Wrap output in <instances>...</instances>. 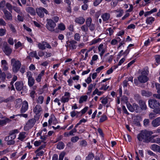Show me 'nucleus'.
<instances>
[{
    "instance_id": "f257e3e1",
    "label": "nucleus",
    "mask_w": 160,
    "mask_h": 160,
    "mask_svg": "<svg viewBox=\"0 0 160 160\" xmlns=\"http://www.w3.org/2000/svg\"><path fill=\"white\" fill-rule=\"evenodd\" d=\"M153 133V132L151 131H142L138 134L137 138L140 141H143L147 143L150 142L152 137V136H150Z\"/></svg>"
},
{
    "instance_id": "f03ea898",
    "label": "nucleus",
    "mask_w": 160,
    "mask_h": 160,
    "mask_svg": "<svg viewBox=\"0 0 160 160\" xmlns=\"http://www.w3.org/2000/svg\"><path fill=\"white\" fill-rule=\"evenodd\" d=\"M11 65L12 66V70L14 72H17L18 71L21 66V63L18 60L15 58H12L11 60Z\"/></svg>"
},
{
    "instance_id": "7ed1b4c3",
    "label": "nucleus",
    "mask_w": 160,
    "mask_h": 160,
    "mask_svg": "<svg viewBox=\"0 0 160 160\" xmlns=\"http://www.w3.org/2000/svg\"><path fill=\"white\" fill-rule=\"evenodd\" d=\"M148 103L149 107L154 109L160 106V103L154 99H149L148 101Z\"/></svg>"
},
{
    "instance_id": "20e7f679",
    "label": "nucleus",
    "mask_w": 160,
    "mask_h": 160,
    "mask_svg": "<svg viewBox=\"0 0 160 160\" xmlns=\"http://www.w3.org/2000/svg\"><path fill=\"white\" fill-rule=\"evenodd\" d=\"M36 11L38 15L41 18L44 17V13L46 14H48V12L46 9L42 7L38 8Z\"/></svg>"
},
{
    "instance_id": "39448f33",
    "label": "nucleus",
    "mask_w": 160,
    "mask_h": 160,
    "mask_svg": "<svg viewBox=\"0 0 160 160\" xmlns=\"http://www.w3.org/2000/svg\"><path fill=\"white\" fill-rule=\"evenodd\" d=\"M47 20V23L46 24V26L47 29L50 31H54V28L56 26L55 23L51 19H49Z\"/></svg>"
},
{
    "instance_id": "423d86ee",
    "label": "nucleus",
    "mask_w": 160,
    "mask_h": 160,
    "mask_svg": "<svg viewBox=\"0 0 160 160\" xmlns=\"http://www.w3.org/2000/svg\"><path fill=\"white\" fill-rule=\"evenodd\" d=\"M147 73L145 71H143L141 72V75L138 77L139 81L141 83H145L148 80L147 76Z\"/></svg>"
},
{
    "instance_id": "0eeeda50",
    "label": "nucleus",
    "mask_w": 160,
    "mask_h": 160,
    "mask_svg": "<svg viewBox=\"0 0 160 160\" xmlns=\"http://www.w3.org/2000/svg\"><path fill=\"white\" fill-rule=\"evenodd\" d=\"M35 122V119L34 118L28 120L24 127V130L27 131L31 128L33 127Z\"/></svg>"
},
{
    "instance_id": "6e6552de",
    "label": "nucleus",
    "mask_w": 160,
    "mask_h": 160,
    "mask_svg": "<svg viewBox=\"0 0 160 160\" xmlns=\"http://www.w3.org/2000/svg\"><path fill=\"white\" fill-rule=\"evenodd\" d=\"M2 50L5 54L8 56H9L11 54L12 51V49L10 47L7 42L4 44Z\"/></svg>"
},
{
    "instance_id": "1a4fd4ad",
    "label": "nucleus",
    "mask_w": 160,
    "mask_h": 160,
    "mask_svg": "<svg viewBox=\"0 0 160 160\" xmlns=\"http://www.w3.org/2000/svg\"><path fill=\"white\" fill-rule=\"evenodd\" d=\"M4 16L5 19L6 20L11 21L12 20V16L11 12L8 11L6 8H3L2 9Z\"/></svg>"
},
{
    "instance_id": "9d476101",
    "label": "nucleus",
    "mask_w": 160,
    "mask_h": 160,
    "mask_svg": "<svg viewBox=\"0 0 160 160\" xmlns=\"http://www.w3.org/2000/svg\"><path fill=\"white\" fill-rule=\"evenodd\" d=\"M27 76L28 78V85L30 87H32L34 84L35 80L32 77V74L30 72H27Z\"/></svg>"
},
{
    "instance_id": "9b49d317",
    "label": "nucleus",
    "mask_w": 160,
    "mask_h": 160,
    "mask_svg": "<svg viewBox=\"0 0 160 160\" xmlns=\"http://www.w3.org/2000/svg\"><path fill=\"white\" fill-rule=\"evenodd\" d=\"M92 19L91 18H88L86 20V23L91 31H92L95 29V25L92 23Z\"/></svg>"
},
{
    "instance_id": "f8f14e48",
    "label": "nucleus",
    "mask_w": 160,
    "mask_h": 160,
    "mask_svg": "<svg viewBox=\"0 0 160 160\" xmlns=\"http://www.w3.org/2000/svg\"><path fill=\"white\" fill-rule=\"evenodd\" d=\"M38 48L41 50H44L46 49V48H51V47L49 44L45 42H42L41 43H39L38 44Z\"/></svg>"
},
{
    "instance_id": "ddd939ff",
    "label": "nucleus",
    "mask_w": 160,
    "mask_h": 160,
    "mask_svg": "<svg viewBox=\"0 0 160 160\" xmlns=\"http://www.w3.org/2000/svg\"><path fill=\"white\" fill-rule=\"evenodd\" d=\"M69 43L68 44V42H67L68 44L67 46H66L67 48L69 47L71 49H74L76 48L77 46L76 44L77 43V42L76 41L74 40L70 41Z\"/></svg>"
},
{
    "instance_id": "4468645a",
    "label": "nucleus",
    "mask_w": 160,
    "mask_h": 160,
    "mask_svg": "<svg viewBox=\"0 0 160 160\" xmlns=\"http://www.w3.org/2000/svg\"><path fill=\"white\" fill-rule=\"evenodd\" d=\"M15 86L17 90L20 91L23 89V84L22 82L18 81L15 83Z\"/></svg>"
},
{
    "instance_id": "2eb2a0df",
    "label": "nucleus",
    "mask_w": 160,
    "mask_h": 160,
    "mask_svg": "<svg viewBox=\"0 0 160 160\" xmlns=\"http://www.w3.org/2000/svg\"><path fill=\"white\" fill-rule=\"evenodd\" d=\"M28 108V104L26 101H24L23 102L22 106L21 109V112L23 113L25 112Z\"/></svg>"
},
{
    "instance_id": "dca6fc26",
    "label": "nucleus",
    "mask_w": 160,
    "mask_h": 160,
    "mask_svg": "<svg viewBox=\"0 0 160 160\" xmlns=\"http://www.w3.org/2000/svg\"><path fill=\"white\" fill-rule=\"evenodd\" d=\"M101 17L103 21L106 22H108L110 18V14L108 13H105L102 15Z\"/></svg>"
},
{
    "instance_id": "f3484780",
    "label": "nucleus",
    "mask_w": 160,
    "mask_h": 160,
    "mask_svg": "<svg viewBox=\"0 0 160 160\" xmlns=\"http://www.w3.org/2000/svg\"><path fill=\"white\" fill-rule=\"evenodd\" d=\"M152 124L154 127H157L160 125V117H158L153 120Z\"/></svg>"
},
{
    "instance_id": "a211bd4d",
    "label": "nucleus",
    "mask_w": 160,
    "mask_h": 160,
    "mask_svg": "<svg viewBox=\"0 0 160 160\" xmlns=\"http://www.w3.org/2000/svg\"><path fill=\"white\" fill-rule=\"evenodd\" d=\"M42 110V108L41 106L37 104L34 108L33 109V112L36 114H38Z\"/></svg>"
},
{
    "instance_id": "6ab92c4d",
    "label": "nucleus",
    "mask_w": 160,
    "mask_h": 160,
    "mask_svg": "<svg viewBox=\"0 0 160 160\" xmlns=\"http://www.w3.org/2000/svg\"><path fill=\"white\" fill-rule=\"evenodd\" d=\"M138 103L140 106L141 111L142 110H145L147 109V106L145 102L141 100H139Z\"/></svg>"
},
{
    "instance_id": "aec40b11",
    "label": "nucleus",
    "mask_w": 160,
    "mask_h": 160,
    "mask_svg": "<svg viewBox=\"0 0 160 160\" xmlns=\"http://www.w3.org/2000/svg\"><path fill=\"white\" fill-rule=\"evenodd\" d=\"M65 156L64 153L62 152L60 153L59 156V160H63V158ZM58 156L57 154H54L52 157V160H58Z\"/></svg>"
},
{
    "instance_id": "412c9836",
    "label": "nucleus",
    "mask_w": 160,
    "mask_h": 160,
    "mask_svg": "<svg viewBox=\"0 0 160 160\" xmlns=\"http://www.w3.org/2000/svg\"><path fill=\"white\" fill-rule=\"evenodd\" d=\"M103 45L102 44H100L98 47V50L100 52L99 54L101 57H102L103 54L105 52V50L103 48Z\"/></svg>"
},
{
    "instance_id": "4be33fe9",
    "label": "nucleus",
    "mask_w": 160,
    "mask_h": 160,
    "mask_svg": "<svg viewBox=\"0 0 160 160\" xmlns=\"http://www.w3.org/2000/svg\"><path fill=\"white\" fill-rule=\"evenodd\" d=\"M151 149L154 151L160 152V146L157 145L153 144L151 147Z\"/></svg>"
},
{
    "instance_id": "5701e85b",
    "label": "nucleus",
    "mask_w": 160,
    "mask_h": 160,
    "mask_svg": "<svg viewBox=\"0 0 160 160\" xmlns=\"http://www.w3.org/2000/svg\"><path fill=\"white\" fill-rule=\"evenodd\" d=\"M75 21L78 23L82 24L84 23L85 19L82 17H79L76 18Z\"/></svg>"
},
{
    "instance_id": "b1692460",
    "label": "nucleus",
    "mask_w": 160,
    "mask_h": 160,
    "mask_svg": "<svg viewBox=\"0 0 160 160\" xmlns=\"http://www.w3.org/2000/svg\"><path fill=\"white\" fill-rule=\"evenodd\" d=\"M26 11L31 14L34 15L35 14V12L34 8L31 7H28L26 8Z\"/></svg>"
},
{
    "instance_id": "393cba45",
    "label": "nucleus",
    "mask_w": 160,
    "mask_h": 160,
    "mask_svg": "<svg viewBox=\"0 0 160 160\" xmlns=\"http://www.w3.org/2000/svg\"><path fill=\"white\" fill-rule=\"evenodd\" d=\"M157 136V135H153L152 136V138L150 142L152 143H160V138H157L155 139H154V138Z\"/></svg>"
},
{
    "instance_id": "a878e982",
    "label": "nucleus",
    "mask_w": 160,
    "mask_h": 160,
    "mask_svg": "<svg viewBox=\"0 0 160 160\" xmlns=\"http://www.w3.org/2000/svg\"><path fill=\"white\" fill-rule=\"evenodd\" d=\"M133 107L134 108V112L135 111L136 112H140L141 111V108H140L139 106L136 104L134 103L133 104Z\"/></svg>"
},
{
    "instance_id": "bb28decb",
    "label": "nucleus",
    "mask_w": 160,
    "mask_h": 160,
    "mask_svg": "<svg viewBox=\"0 0 160 160\" xmlns=\"http://www.w3.org/2000/svg\"><path fill=\"white\" fill-rule=\"evenodd\" d=\"M24 14L22 12L18 15L17 19L18 21L19 22H22L24 20Z\"/></svg>"
},
{
    "instance_id": "cd10ccee",
    "label": "nucleus",
    "mask_w": 160,
    "mask_h": 160,
    "mask_svg": "<svg viewBox=\"0 0 160 160\" xmlns=\"http://www.w3.org/2000/svg\"><path fill=\"white\" fill-rule=\"evenodd\" d=\"M142 96L147 97H149L152 95V93L151 92L145 90H143L142 91Z\"/></svg>"
},
{
    "instance_id": "c85d7f7f",
    "label": "nucleus",
    "mask_w": 160,
    "mask_h": 160,
    "mask_svg": "<svg viewBox=\"0 0 160 160\" xmlns=\"http://www.w3.org/2000/svg\"><path fill=\"white\" fill-rule=\"evenodd\" d=\"M11 120L8 118H6L4 120H0V125L2 126L6 124L7 122H9Z\"/></svg>"
},
{
    "instance_id": "c756f323",
    "label": "nucleus",
    "mask_w": 160,
    "mask_h": 160,
    "mask_svg": "<svg viewBox=\"0 0 160 160\" xmlns=\"http://www.w3.org/2000/svg\"><path fill=\"white\" fill-rule=\"evenodd\" d=\"M6 7L10 12H12V10L15 6H12L9 2H7L6 4Z\"/></svg>"
},
{
    "instance_id": "7c9ffc66",
    "label": "nucleus",
    "mask_w": 160,
    "mask_h": 160,
    "mask_svg": "<svg viewBox=\"0 0 160 160\" xmlns=\"http://www.w3.org/2000/svg\"><path fill=\"white\" fill-rule=\"evenodd\" d=\"M96 84L94 83L92 84H91L89 85L88 87V92H87V94L88 95L90 94L92 92V89L93 86L95 88L96 86Z\"/></svg>"
},
{
    "instance_id": "2f4dec72",
    "label": "nucleus",
    "mask_w": 160,
    "mask_h": 160,
    "mask_svg": "<svg viewBox=\"0 0 160 160\" xmlns=\"http://www.w3.org/2000/svg\"><path fill=\"white\" fill-rule=\"evenodd\" d=\"M29 55L32 57H35L37 59H39V58L37 55V53L36 51L31 52L29 54Z\"/></svg>"
},
{
    "instance_id": "473e14b6",
    "label": "nucleus",
    "mask_w": 160,
    "mask_h": 160,
    "mask_svg": "<svg viewBox=\"0 0 160 160\" xmlns=\"http://www.w3.org/2000/svg\"><path fill=\"white\" fill-rule=\"evenodd\" d=\"M16 138V135H9L6 137L5 138V140H13Z\"/></svg>"
},
{
    "instance_id": "72a5a7b5",
    "label": "nucleus",
    "mask_w": 160,
    "mask_h": 160,
    "mask_svg": "<svg viewBox=\"0 0 160 160\" xmlns=\"http://www.w3.org/2000/svg\"><path fill=\"white\" fill-rule=\"evenodd\" d=\"M25 134L26 133L25 132H22L20 133L19 134L18 139L21 141H22L26 137Z\"/></svg>"
},
{
    "instance_id": "f704fd0d",
    "label": "nucleus",
    "mask_w": 160,
    "mask_h": 160,
    "mask_svg": "<svg viewBox=\"0 0 160 160\" xmlns=\"http://www.w3.org/2000/svg\"><path fill=\"white\" fill-rule=\"evenodd\" d=\"M88 97L87 95L81 97L80 98V99L79 101V103H82L84 101H86L88 98Z\"/></svg>"
},
{
    "instance_id": "c9c22d12",
    "label": "nucleus",
    "mask_w": 160,
    "mask_h": 160,
    "mask_svg": "<svg viewBox=\"0 0 160 160\" xmlns=\"http://www.w3.org/2000/svg\"><path fill=\"white\" fill-rule=\"evenodd\" d=\"M154 18L153 17L148 18L146 20V22L147 24H150L154 21Z\"/></svg>"
},
{
    "instance_id": "e433bc0d",
    "label": "nucleus",
    "mask_w": 160,
    "mask_h": 160,
    "mask_svg": "<svg viewBox=\"0 0 160 160\" xmlns=\"http://www.w3.org/2000/svg\"><path fill=\"white\" fill-rule=\"evenodd\" d=\"M43 99L44 97L42 96H39L37 100V103L42 104L43 102Z\"/></svg>"
},
{
    "instance_id": "4c0bfd02",
    "label": "nucleus",
    "mask_w": 160,
    "mask_h": 160,
    "mask_svg": "<svg viewBox=\"0 0 160 160\" xmlns=\"http://www.w3.org/2000/svg\"><path fill=\"white\" fill-rule=\"evenodd\" d=\"M53 119H55V116L52 114L48 121L49 126H50L51 125L52 123H53Z\"/></svg>"
},
{
    "instance_id": "58836bf2",
    "label": "nucleus",
    "mask_w": 160,
    "mask_h": 160,
    "mask_svg": "<svg viewBox=\"0 0 160 160\" xmlns=\"http://www.w3.org/2000/svg\"><path fill=\"white\" fill-rule=\"evenodd\" d=\"M6 2L5 0H3L0 2V10L2 9L5 8H4L5 5L6 6Z\"/></svg>"
},
{
    "instance_id": "ea45409f",
    "label": "nucleus",
    "mask_w": 160,
    "mask_h": 160,
    "mask_svg": "<svg viewBox=\"0 0 160 160\" xmlns=\"http://www.w3.org/2000/svg\"><path fill=\"white\" fill-rule=\"evenodd\" d=\"M64 143L62 142H59L57 145L58 148L61 149L64 148Z\"/></svg>"
},
{
    "instance_id": "a19ab883",
    "label": "nucleus",
    "mask_w": 160,
    "mask_h": 160,
    "mask_svg": "<svg viewBox=\"0 0 160 160\" xmlns=\"http://www.w3.org/2000/svg\"><path fill=\"white\" fill-rule=\"evenodd\" d=\"M81 29L82 31L84 32H87L88 30V27L87 25H82L81 27Z\"/></svg>"
},
{
    "instance_id": "79ce46f5",
    "label": "nucleus",
    "mask_w": 160,
    "mask_h": 160,
    "mask_svg": "<svg viewBox=\"0 0 160 160\" xmlns=\"http://www.w3.org/2000/svg\"><path fill=\"white\" fill-rule=\"evenodd\" d=\"M127 107L128 110L132 112H134V108L133 107V104L132 105L130 104H127Z\"/></svg>"
},
{
    "instance_id": "37998d69",
    "label": "nucleus",
    "mask_w": 160,
    "mask_h": 160,
    "mask_svg": "<svg viewBox=\"0 0 160 160\" xmlns=\"http://www.w3.org/2000/svg\"><path fill=\"white\" fill-rule=\"evenodd\" d=\"M81 36L78 33H76L74 35V39L78 41H79L80 39Z\"/></svg>"
},
{
    "instance_id": "c03bdc74",
    "label": "nucleus",
    "mask_w": 160,
    "mask_h": 160,
    "mask_svg": "<svg viewBox=\"0 0 160 160\" xmlns=\"http://www.w3.org/2000/svg\"><path fill=\"white\" fill-rule=\"evenodd\" d=\"M13 99V97L10 96L6 99H4V102L7 103L12 102Z\"/></svg>"
},
{
    "instance_id": "a18cd8bd",
    "label": "nucleus",
    "mask_w": 160,
    "mask_h": 160,
    "mask_svg": "<svg viewBox=\"0 0 160 160\" xmlns=\"http://www.w3.org/2000/svg\"><path fill=\"white\" fill-rule=\"evenodd\" d=\"M107 117L106 115H103L100 119V122H103L107 119Z\"/></svg>"
},
{
    "instance_id": "49530a36",
    "label": "nucleus",
    "mask_w": 160,
    "mask_h": 160,
    "mask_svg": "<svg viewBox=\"0 0 160 160\" xmlns=\"http://www.w3.org/2000/svg\"><path fill=\"white\" fill-rule=\"evenodd\" d=\"M94 157V155L92 153H90L86 157L85 160H91Z\"/></svg>"
},
{
    "instance_id": "de8ad7c7",
    "label": "nucleus",
    "mask_w": 160,
    "mask_h": 160,
    "mask_svg": "<svg viewBox=\"0 0 160 160\" xmlns=\"http://www.w3.org/2000/svg\"><path fill=\"white\" fill-rule=\"evenodd\" d=\"M58 28L61 30H64L65 28V26L62 23L58 25Z\"/></svg>"
},
{
    "instance_id": "09e8293b",
    "label": "nucleus",
    "mask_w": 160,
    "mask_h": 160,
    "mask_svg": "<svg viewBox=\"0 0 160 160\" xmlns=\"http://www.w3.org/2000/svg\"><path fill=\"white\" fill-rule=\"evenodd\" d=\"M13 10L15 11L18 14H20L22 12L21 11L20 9L18 7L15 6Z\"/></svg>"
},
{
    "instance_id": "8fccbe9b",
    "label": "nucleus",
    "mask_w": 160,
    "mask_h": 160,
    "mask_svg": "<svg viewBox=\"0 0 160 160\" xmlns=\"http://www.w3.org/2000/svg\"><path fill=\"white\" fill-rule=\"evenodd\" d=\"M79 139L78 136H76L73 137L71 138V141L73 142H77Z\"/></svg>"
},
{
    "instance_id": "3c124183",
    "label": "nucleus",
    "mask_w": 160,
    "mask_h": 160,
    "mask_svg": "<svg viewBox=\"0 0 160 160\" xmlns=\"http://www.w3.org/2000/svg\"><path fill=\"white\" fill-rule=\"evenodd\" d=\"M18 129L13 130L10 132L9 135H15V133H18Z\"/></svg>"
},
{
    "instance_id": "603ef678",
    "label": "nucleus",
    "mask_w": 160,
    "mask_h": 160,
    "mask_svg": "<svg viewBox=\"0 0 160 160\" xmlns=\"http://www.w3.org/2000/svg\"><path fill=\"white\" fill-rule=\"evenodd\" d=\"M6 30L5 29L1 28L0 29V36H2L6 33Z\"/></svg>"
},
{
    "instance_id": "864d4df0",
    "label": "nucleus",
    "mask_w": 160,
    "mask_h": 160,
    "mask_svg": "<svg viewBox=\"0 0 160 160\" xmlns=\"http://www.w3.org/2000/svg\"><path fill=\"white\" fill-rule=\"evenodd\" d=\"M101 39L100 38H98L97 39H95L93 40L92 42H91L92 43V44H95V43H96L99 42H100L101 41Z\"/></svg>"
},
{
    "instance_id": "5fc2aeb1",
    "label": "nucleus",
    "mask_w": 160,
    "mask_h": 160,
    "mask_svg": "<svg viewBox=\"0 0 160 160\" xmlns=\"http://www.w3.org/2000/svg\"><path fill=\"white\" fill-rule=\"evenodd\" d=\"M93 5L96 6H98L103 0H93Z\"/></svg>"
},
{
    "instance_id": "6e6d98bb",
    "label": "nucleus",
    "mask_w": 160,
    "mask_h": 160,
    "mask_svg": "<svg viewBox=\"0 0 160 160\" xmlns=\"http://www.w3.org/2000/svg\"><path fill=\"white\" fill-rule=\"evenodd\" d=\"M80 145L81 147H85L87 145V142L85 140H82L80 141Z\"/></svg>"
},
{
    "instance_id": "4d7b16f0",
    "label": "nucleus",
    "mask_w": 160,
    "mask_h": 160,
    "mask_svg": "<svg viewBox=\"0 0 160 160\" xmlns=\"http://www.w3.org/2000/svg\"><path fill=\"white\" fill-rule=\"evenodd\" d=\"M69 100V98L68 97H66L65 96L63 97L62 98V99L61 100V101L65 103V102H68Z\"/></svg>"
},
{
    "instance_id": "13d9d810",
    "label": "nucleus",
    "mask_w": 160,
    "mask_h": 160,
    "mask_svg": "<svg viewBox=\"0 0 160 160\" xmlns=\"http://www.w3.org/2000/svg\"><path fill=\"white\" fill-rule=\"evenodd\" d=\"M35 94L36 93L34 91H32L30 93V96L33 100H34Z\"/></svg>"
},
{
    "instance_id": "bf43d9fd",
    "label": "nucleus",
    "mask_w": 160,
    "mask_h": 160,
    "mask_svg": "<svg viewBox=\"0 0 160 160\" xmlns=\"http://www.w3.org/2000/svg\"><path fill=\"white\" fill-rule=\"evenodd\" d=\"M9 26L12 32L13 33H15L16 32V31L14 26L12 24H9Z\"/></svg>"
},
{
    "instance_id": "052dcab7",
    "label": "nucleus",
    "mask_w": 160,
    "mask_h": 160,
    "mask_svg": "<svg viewBox=\"0 0 160 160\" xmlns=\"http://www.w3.org/2000/svg\"><path fill=\"white\" fill-rule=\"evenodd\" d=\"M156 88L157 90V92L158 93H160V84L158 83L155 84Z\"/></svg>"
},
{
    "instance_id": "680f3d73",
    "label": "nucleus",
    "mask_w": 160,
    "mask_h": 160,
    "mask_svg": "<svg viewBox=\"0 0 160 160\" xmlns=\"http://www.w3.org/2000/svg\"><path fill=\"white\" fill-rule=\"evenodd\" d=\"M7 141V144L8 145H13L15 143V141L14 140H5Z\"/></svg>"
},
{
    "instance_id": "e2e57ef3",
    "label": "nucleus",
    "mask_w": 160,
    "mask_h": 160,
    "mask_svg": "<svg viewBox=\"0 0 160 160\" xmlns=\"http://www.w3.org/2000/svg\"><path fill=\"white\" fill-rule=\"evenodd\" d=\"M125 140L127 141L130 142L131 139V137L128 135L127 134L126 136L124 137Z\"/></svg>"
},
{
    "instance_id": "0e129e2a",
    "label": "nucleus",
    "mask_w": 160,
    "mask_h": 160,
    "mask_svg": "<svg viewBox=\"0 0 160 160\" xmlns=\"http://www.w3.org/2000/svg\"><path fill=\"white\" fill-rule=\"evenodd\" d=\"M0 25L3 26L6 25V23L2 18H0Z\"/></svg>"
},
{
    "instance_id": "69168bd1",
    "label": "nucleus",
    "mask_w": 160,
    "mask_h": 160,
    "mask_svg": "<svg viewBox=\"0 0 160 160\" xmlns=\"http://www.w3.org/2000/svg\"><path fill=\"white\" fill-rule=\"evenodd\" d=\"M8 42L11 45H13L14 44L13 39L11 38H9L8 40Z\"/></svg>"
},
{
    "instance_id": "338daca9",
    "label": "nucleus",
    "mask_w": 160,
    "mask_h": 160,
    "mask_svg": "<svg viewBox=\"0 0 160 160\" xmlns=\"http://www.w3.org/2000/svg\"><path fill=\"white\" fill-rule=\"evenodd\" d=\"M149 121L148 119H145L143 121V123L145 126H147L149 124Z\"/></svg>"
},
{
    "instance_id": "774afa93",
    "label": "nucleus",
    "mask_w": 160,
    "mask_h": 160,
    "mask_svg": "<svg viewBox=\"0 0 160 160\" xmlns=\"http://www.w3.org/2000/svg\"><path fill=\"white\" fill-rule=\"evenodd\" d=\"M153 112L156 114H160V108L155 109L153 110Z\"/></svg>"
}]
</instances>
